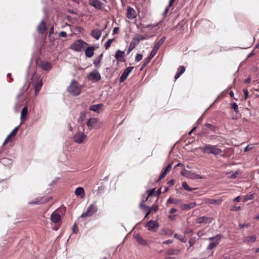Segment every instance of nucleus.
I'll return each mask as SVG.
<instances>
[{
  "instance_id": "obj_1",
  "label": "nucleus",
  "mask_w": 259,
  "mask_h": 259,
  "mask_svg": "<svg viewBox=\"0 0 259 259\" xmlns=\"http://www.w3.org/2000/svg\"><path fill=\"white\" fill-rule=\"evenodd\" d=\"M166 39L165 36H163L158 41V42L154 46L153 48L152 51L150 54L148 56V57L144 60V63L143 64L141 70L145 67L150 61L151 59L155 56L156 53H157L158 50L159 49L160 46L164 42Z\"/></svg>"
},
{
  "instance_id": "obj_2",
  "label": "nucleus",
  "mask_w": 259,
  "mask_h": 259,
  "mask_svg": "<svg viewBox=\"0 0 259 259\" xmlns=\"http://www.w3.org/2000/svg\"><path fill=\"white\" fill-rule=\"evenodd\" d=\"M82 89L81 85L74 79L71 80V82L67 88V91L69 93L74 96H78Z\"/></svg>"
},
{
  "instance_id": "obj_3",
  "label": "nucleus",
  "mask_w": 259,
  "mask_h": 259,
  "mask_svg": "<svg viewBox=\"0 0 259 259\" xmlns=\"http://www.w3.org/2000/svg\"><path fill=\"white\" fill-rule=\"evenodd\" d=\"M199 148L202 152L208 154H212L214 155H217L221 154L222 152V149L218 148L216 145L205 144Z\"/></svg>"
},
{
  "instance_id": "obj_4",
  "label": "nucleus",
  "mask_w": 259,
  "mask_h": 259,
  "mask_svg": "<svg viewBox=\"0 0 259 259\" xmlns=\"http://www.w3.org/2000/svg\"><path fill=\"white\" fill-rule=\"evenodd\" d=\"M88 44L82 40L78 39L71 45L70 49L76 52H80Z\"/></svg>"
},
{
  "instance_id": "obj_5",
  "label": "nucleus",
  "mask_w": 259,
  "mask_h": 259,
  "mask_svg": "<svg viewBox=\"0 0 259 259\" xmlns=\"http://www.w3.org/2000/svg\"><path fill=\"white\" fill-rule=\"evenodd\" d=\"M97 211V206L95 204H91L88 206L86 211L82 213V214L80 216V218H87L91 217Z\"/></svg>"
},
{
  "instance_id": "obj_6",
  "label": "nucleus",
  "mask_w": 259,
  "mask_h": 259,
  "mask_svg": "<svg viewBox=\"0 0 259 259\" xmlns=\"http://www.w3.org/2000/svg\"><path fill=\"white\" fill-rule=\"evenodd\" d=\"M181 174L187 178L192 180H196V179H203V177L194 173L190 170H188L186 169H184V170L181 171Z\"/></svg>"
},
{
  "instance_id": "obj_7",
  "label": "nucleus",
  "mask_w": 259,
  "mask_h": 259,
  "mask_svg": "<svg viewBox=\"0 0 259 259\" xmlns=\"http://www.w3.org/2000/svg\"><path fill=\"white\" fill-rule=\"evenodd\" d=\"M87 78L92 82H95L100 80L101 77L98 71L94 70L88 74Z\"/></svg>"
},
{
  "instance_id": "obj_8",
  "label": "nucleus",
  "mask_w": 259,
  "mask_h": 259,
  "mask_svg": "<svg viewBox=\"0 0 259 259\" xmlns=\"http://www.w3.org/2000/svg\"><path fill=\"white\" fill-rule=\"evenodd\" d=\"M220 235H216L215 237H210L208 239L210 243L207 247V250H211L215 247L219 243V241L221 239Z\"/></svg>"
},
{
  "instance_id": "obj_9",
  "label": "nucleus",
  "mask_w": 259,
  "mask_h": 259,
  "mask_svg": "<svg viewBox=\"0 0 259 259\" xmlns=\"http://www.w3.org/2000/svg\"><path fill=\"white\" fill-rule=\"evenodd\" d=\"M87 137V135L83 132H78L73 136V140L77 144H81Z\"/></svg>"
},
{
  "instance_id": "obj_10",
  "label": "nucleus",
  "mask_w": 259,
  "mask_h": 259,
  "mask_svg": "<svg viewBox=\"0 0 259 259\" xmlns=\"http://www.w3.org/2000/svg\"><path fill=\"white\" fill-rule=\"evenodd\" d=\"M133 68V67H128L124 70V71L123 72V73H122L121 75L119 78L120 82H123L127 78V77H128V75L131 72Z\"/></svg>"
},
{
  "instance_id": "obj_11",
  "label": "nucleus",
  "mask_w": 259,
  "mask_h": 259,
  "mask_svg": "<svg viewBox=\"0 0 259 259\" xmlns=\"http://www.w3.org/2000/svg\"><path fill=\"white\" fill-rule=\"evenodd\" d=\"M89 4L98 10L103 9L104 4L99 0H89Z\"/></svg>"
},
{
  "instance_id": "obj_12",
  "label": "nucleus",
  "mask_w": 259,
  "mask_h": 259,
  "mask_svg": "<svg viewBox=\"0 0 259 259\" xmlns=\"http://www.w3.org/2000/svg\"><path fill=\"white\" fill-rule=\"evenodd\" d=\"M146 226L148 227V230L155 232L156 229L158 228L159 225L156 221L150 220L147 222Z\"/></svg>"
},
{
  "instance_id": "obj_13",
  "label": "nucleus",
  "mask_w": 259,
  "mask_h": 259,
  "mask_svg": "<svg viewBox=\"0 0 259 259\" xmlns=\"http://www.w3.org/2000/svg\"><path fill=\"white\" fill-rule=\"evenodd\" d=\"M38 65L40 68L45 71L50 70L52 67L51 63L48 61H41L38 63Z\"/></svg>"
},
{
  "instance_id": "obj_14",
  "label": "nucleus",
  "mask_w": 259,
  "mask_h": 259,
  "mask_svg": "<svg viewBox=\"0 0 259 259\" xmlns=\"http://www.w3.org/2000/svg\"><path fill=\"white\" fill-rule=\"evenodd\" d=\"M47 30L46 23L44 20H42L37 27V30L39 34H43Z\"/></svg>"
},
{
  "instance_id": "obj_15",
  "label": "nucleus",
  "mask_w": 259,
  "mask_h": 259,
  "mask_svg": "<svg viewBox=\"0 0 259 259\" xmlns=\"http://www.w3.org/2000/svg\"><path fill=\"white\" fill-rule=\"evenodd\" d=\"M126 17L130 19H133L136 17V12L133 8L130 7H128Z\"/></svg>"
},
{
  "instance_id": "obj_16",
  "label": "nucleus",
  "mask_w": 259,
  "mask_h": 259,
  "mask_svg": "<svg viewBox=\"0 0 259 259\" xmlns=\"http://www.w3.org/2000/svg\"><path fill=\"white\" fill-rule=\"evenodd\" d=\"M196 222L198 224H209L212 222V219L207 217L203 216L198 218L197 219Z\"/></svg>"
},
{
  "instance_id": "obj_17",
  "label": "nucleus",
  "mask_w": 259,
  "mask_h": 259,
  "mask_svg": "<svg viewBox=\"0 0 259 259\" xmlns=\"http://www.w3.org/2000/svg\"><path fill=\"white\" fill-rule=\"evenodd\" d=\"M124 54V51H121L119 50H118L116 52L115 57L119 62H125V59L123 57Z\"/></svg>"
},
{
  "instance_id": "obj_18",
  "label": "nucleus",
  "mask_w": 259,
  "mask_h": 259,
  "mask_svg": "<svg viewBox=\"0 0 259 259\" xmlns=\"http://www.w3.org/2000/svg\"><path fill=\"white\" fill-rule=\"evenodd\" d=\"M98 122V119L96 118H90L89 119L87 122V125L89 127V130H91L94 128L96 123Z\"/></svg>"
},
{
  "instance_id": "obj_19",
  "label": "nucleus",
  "mask_w": 259,
  "mask_h": 259,
  "mask_svg": "<svg viewBox=\"0 0 259 259\" xmlns=\"http://www.w3.org/2000/svg\"><path fill=\"white\" fill-rule=\"evenodd\" d=\"M51 220L54 223H57L61 220V215L58 213L53 212L51 214Z\"/></svg>"
},
{
  "instance_id": "obj_20",
  "label": "nucleus",
  "mask_w": 259,
  "mask_h": 259,
  "mask_svg": "<svg viewBox=\"0 0 259 259\" xmlns=\"http://www.w3.org/2000/svg\"><path fill=\"white\" fill-rule=\"evenodd\" d=\"M101 34L102 31L98 29H94L92 31L91 33L92 36L97 40H98L100 38Z\"/></svg>"
},
{
  "instance_id": "obj_21",
  "label": "nucleus",
  "mask_w": 259,
  "mask_h": 259,
  "mask_svg": "<svg viewBox=\"0 0 259 259\" xmlns=\"http://www.w3.org/2000/svg\"><path fill=\"white\" fill-rule=\"evenodd\" d=\"M28 113V109L27 107H24L21 112L20 119L22 122L25 121Z\"/></svg>"
},
{
  "instance_id": "obj_22",
  "label": "nucleus",
  "mask_w": 259,
  "mask_h": 259,
  "mask_svg": "<svg viewBox=\"0 0 259 259\" xmlns=\"http://www.w3.org/2000/svg\"><path fill=\"white\" fill-rule=\"evenodd\" d=\"M181 252V249H169L165 252L166 255H178Z\"/></svg>"
},
{
  "instance_id": "obj_23",
  "label": "nucleus",
  "mask_w": 259,
  "mask_h": 259,
  "mask_svg": "<svg viewBox=\"0 0 259 259\" xmlns=\"http://www.w3.org/2000/svg\"><path fill=\"white\" fill-rule=\"evenodd\" d=\"M196 204L195 202H191L188 204H184L182 205L181 208L183 210H189L192 208H194L196 206Z\"/></svg>"
},
{
  "instance_id": "obj_24",
  "label": "nucleus",
  "mask_w": 259,
  "mask_h": 259,
  "mask_svg": "<svg viewBox=\"0 0 259 259\" xmlns=\"http://www.w3.org/2000/svg\"><path fill=\"white\" fill-rule=\"evenodd\" d=\"M171 169V163L169 164L165 169L164 170V171L162 172V174L160 175L158 181H160L161 179H163L165 177L166 174Z\"/></svg>"
},
{
  "instance_id": "obj_25",
  "label": "nucleus",
  "mask_w": 259,
  "mask_h": 259,
  "mask_svg": "<svg viewBox=\"0 0 259 259\" xmlns=\"http://www.w3.org/2000/svg\"><path fill=\"white\" fill-rule=\"evenodd\" d=\"M148 37V35L137 34L136 37L133 38V39H134V41H136L139 44L140 41L146 39Z\"/></svg>"
},
{
  "instance_id": "obj_26",
  "label": "nucleus",
  "mask_w": 259,
  "mask_h": 259,
  "mask_svg": "<svg viewBox=\"0 0 259 259\" xmlns=\"http://www.w3.org/2000/svg\"><path fill=\"white\" fill-rule=\"evenodd\" d=\"M94 47L92 46L88 47L85 51V54L87 57H92L94 55Z\"/></svg>"
},
{
  "instance_id": "obj_27",
  "label": "nucleus",
  "mask_w": 259,
  "mask_h": 259,
  "mask_svg": "<svg viewBox=\"0 0 259 259\" xmlns=\"http://www.w3.org/2000/svg\"><path fill=\"white\" fill-rule=\"evenodd\" d=\"M135 238L136 239V241L141 245H146L147 244V241L144 240L140 235H135Z\"/></svg>"
},
{
  "instance_id": "obj_28",
  "label": "nucleus",
  "mask_w": 259,
  "mask_h": 259,
  "mask_svg": "<svg viewBox=\"0 0 259 259\" xmlns=\"http://www.w3.org/2000/svg\"><path fill=\"white\" fill-rule=\"evenodd\" d=\"M185 71V68L184 66H181L178 69L177 73L175 76V79H177Z\"/></svg>"
},
{
  "instance_id": "obj_29",
  "label": "nucleus",
  "mask_w": 259,
  "mask_h": 259,
  "mask_svg": "<svg viewBox=\"0 0 259 259\" xmlns=\"http://www.w3.org/2000/svg\"><path fill=\"white\" fill-rule=\"evenodd\" d=\"M222 202V201L221 199H207L206 200V203L208 204H212L218 205H220Z\"/></svg>"
},
{
  "instance_id": "obj_30",
  "label": "nucleus",
  "mask_w": 259,
  "mask_h": 259,
  "mask_svg": "<svg viewBox=\"0 0 259 259\" xmlns=\"http://www.w3.org/2000/svg\"><path fill=\"white\" fill-rule=\"evenodd\" d=\"M75 194L77 196H80L81 198L84 196V191L82 187H78L75 191Z\"/></svg>"
},
{
  "instance_id": "obj_31",
  "label": "nucleus",
  "mask_w": 259,
  "mask_h": 259,
  "mask_svg": "<svg viewBox=\"0 0 259 259\" xmlns=\"http://www.w3.org/2000/svg\"><path fill=\"white\" fill-rule=\"evenodd\" d=\"M102 106L103 104H102L94 105L90 107V110L95 112H98Z\"/></svg>"
},
{
  "instance_id": "obj_32",
  "label": "nucleus",
  "mask_w": 259,
  "mask_h": 259,
  "mask_svg": "<svg viewBox=\"0 0 259 259\" xmlns=\"http://www.w3.org/2000/svg\"><path fill=\"white\" fill-rule=\"evenodd\" d=\"M256 239V236L253 235L252 236H247L243 240V242H254Z\"/></svg>"
},
{
  "instance_id": "obj_33",
  "label": "nucleus",
  "mask_w": 259,
  "mask_h": 259,
  "mask_svg": "<svg viewBox=\"0 0 259 259\" xmlns=\"http://www.w3.org/2000/svg\"><path fill=\"white\" fill-rule=\"evenodd\" d=\"M182 187L183 188L186 190H187L189 192H191V191H192L193 190H196L197 189V188H191L187 184V183L185 182H183L182 183Z\"/></svg>"
},
{
  "instance_id": "obj_34",
  "label": "nucleus",
  "mask_w": 259,
  "mask_h": 259,
  "mask_svg": "<svg viewBox=\"0 0 259 259\" xmlns=\"http://www.w3.org/2000/svg\"><path fill=\"white\" fill-rule=\"evenodd\" d=\"M42 85L41 80H40L38 83H36L34 86V90L36 93L38 92Z\"/></svg>"
},
{
  "instance_id": "obj_35",
  "label": "nucleus",
  "mask_w": 259,
  "mask_h": 259,
  "mask_svg": "<svg viewBox=\"0 0 259 259\" xmlns=\"http://www.w3.org/2000/svg\"><path fill=\"white\" fill-rule=\"evenodd\" d=\"M253 198H254L253 194L245 195L243 197V202H245L249 200H251V199H253Z\"/></svg>"
},
{
  "instance_id": "obj_36",
  "label": "nucleus",
  "mask_w": 259,
  "mask_h": 259,
  "mask_svg": "<svg viewBox=\"0 0 259 259\" xmlns=\"http://www.w3.org/2000/svg\"><path fill=\"white\" fill-rule=\"evenodd\" d=\"M19 126L16 127L11 132V133L7 136V139H9L11 137H14L16 136L18 130Z\"/></svg>"
},
{
  "instance_id": "obj_37",
  "label": "nucleus",
  "mask_w": 259,
  "mask_h": 259,
  "mask_svg": "<svg viewBox=\"0 0 259 259\" xmlns=\"http://www.w3.org/2000/svg\"><path fill=\"white\" fill-rule=\"evenodd\" d=\"M138 45V44L136 41H134V39L133 38L132 41L131 42L130 44V46L128 47L129 48H130V49H134Z\"/></svg>"
},
{
  "instance_id": "obj_38",
  "label": "nucleus",
  "mask_w": 259,
  "mask_h": 259,
  "mask_svg": "<svg viewBox=\"0 0 259 259\" xmlns=\"http://www.w3.org/2000/svg\"><path fill=\"white\" fill-rule=\"evenodd\" d=\"M102 57V54H101L98 58H97L96 59H95L94 61V65L96 66V67H97L98 66L99 64H100V61H101V58Z\"/></svg>"
},
{
  "instance_id": "obj_39",
  "label": "nucleus",
  "mask_w": 259,
  "mask_h": 259,
  "mask_svg": "<svg viewBox=\"0 0 259 259\" xmlns=\"http://www.w3.org/2000/svg\"><path fill=\"white\" fill-rule=\"evenodd\" d=\"M114 40V39H109L104 44L106 49H108L111 46V43Z\"/></svg>"
},
{
  "instance_id": "obj_40",
  "label": "nucleus",
  "mask_w": 259,
  "mask_h": 259,
  "mask_svg": "<svg viewBox=\"0 0 259 259\" xmlns=\"http://www.w3.org/2000/svg\"><path fill=\"white\" fill-rule=\"evenodd\" d=\"M147 193L148 194V196L146 198V200H147L148 197L151 196L155 195V189L152 190H148L147 191Z\"/></svg>"
},
{
  "instance_id": "obj_41",
  "label": "nucleus",
  "mask_w": 259,
  "mask_h": 259,
  "mask_svg": "<svg viewBox=\"0 0 259 259\" xmlns=\"http://www.w3.org/2000/svg\"><path fill=\"white\" fill-rule=\"evenodd\" d=\"M85 112L84 111H82L80 113V116L79 117V120L80 121H83L85 118Z\"/></svg>"
},
{
  "instance_id": "obj_42",
  "label": "nucleus",
  "mask_w": 259,
  "mask_h": 259,
  "mask_svg": "<svg viewBox=\"0 0 259 259\" xmlns=\"http://www.w3.org/2000/svg\"><path fill=\"white\" fill-rule=\"evenodd\" d=\"M205 126L207 127H208L209 129H210L212 131H214L215 130L216 127L213 126L212 124L210 123H205Z\"/></svg>"
},
{
  "instance_id": "obj_43",
  "label": "nucleus",
  "mask_w": 259,
  "mask_h": 259,
  "mask_svg": "<svg viewBox=\"0 0 259 259\" xmlns=\"http://www.w3.org/2000/svg\"><path fill=\"white\" fill-rule=\"evenodd\" d=\"M167 203L177 204L178 202V200L172 198H169L167 201Z\"/></svg>"
},
{
  "instance_id": "obj_44",
  "label": "nucleus",
  "mask_w": 259,
  "mask_h": 259,
  "mask_svg": "<svg viewBox=\"0 0 259 259\" xmlns=\"http://www.w3.org/2000/svg\"><path fill=\"white\" fill-rule=\"evenodd\" d=\"M231 107L234 110V111L235 112H236V113L238 112V105L236 103H234L233 104H232L231 105Z\"/></svg>"
},
{
  "instance_id": "obj_45",
  "label": "nucleus",
  "mask_w": 259,
  "mask_h": 259,
  "mask_svg": "<svg viewBox=\"0 0 259 259\" xmlns=\"http://www.w3.org/2000/svg\"><path fill=\"white\" fill-rule=\"evenodd\" d=\"M142 58H143V56L142 54H137L136 56L135 61L136 62H139L140 61H141L142 59Z\"/></svg>"
},
{
  "instance_id": "obj_46",
  "label": "nucleus",
  "mask_w": 259,
  "mask_h": 259,
  "mask_svg": "<svg viewBox=\"0 0 259 259\" xmlns=\"http://www.w3.org/2000/svg\"><path fill=\"white\" fill-rule=\"evenodd\" d=\"M72 232L74 233H76L78 231V228L76 224H74L72 228Z\"/></svg>"
},
{
  "instance_id": "obj_47",
  "label": "nucleus",
  "mask_w": 259,
  "mask_h": 259,
  "mask_svg": "<svg viewBox=\"0 0 259 259\" xmlns=\"http://www.w3.org/2000/svg\"><path fill=\"white\" fill-rule=\"evenodd\" d=\"M189 243L190 247L193 246L195 243V239L191 238L189 241Z\"/></svg>"
},
{
  "instance_id": "obj_48",
  "label": "nucleus",
  "mask_w": 259,
  "mask_h": 259,
  "mask_svg": "<svg viewBox=\"0 0 259 259\" xmlns=\"http://www.w3.org/2000/svg\"><path fill=\"white\" fill-rule=\"evenodd\" d=\"M42 202H41L40 200H35V201H33L29 202L28 203L29 204H40Z\"/></svg>"
},
{
  "instance_id": "obj_49",
  "label": "nucleus",
  "mask_w": 259,
  "mask_h": 259,
  "mask_svg": "<svg viewBox=\"0 0 259 259\" xmlns=\"http://www.w3.org/2000/svg\"><path fill=\"white\" fill-rule=\"evenodd\" d=\"M239 174V172L238 171H236L231 175L230 178L232 179H235L238 176Z\"/></svg>"
},
{
  "instance_id": "obj_50",
  "label": "nucleus",
  "mask_w": 259,
  "mask_h": 259,
  "mask_svg": "<svg viewBox=\"0 0 259 259\" xmlns=\"http://www.w3.org/2000/svg\"><path fill=\"white\" fill-rule=\"evenodd\" d=\"M253 148V146L251 145H247L244 149V152H247L248 151L251 150Z\"/></svg>"
},
{
  "instance_id": "obj_51",
  "label": "nucleus",
  "mask_w": 259,
  "mask_h": 259,
  "mask_svg": "<svg viewBox=\"0 0 259 259\" xmlns=\"http://www.w3.org/2000/svg\"><path fill=\"white\" fill-rule=\"evenodd\" d=\"M239 227L240 228H248L250 225L249 224H239Z\"/></svg>"
},
{
  "instance_id": "obj_52",
  "label": "nucleus",
  "mask_w": 259,
  "mask_h": 259,
  "mask_svg": "<svg viewBox=\"0 0 259 259\" xmlns=\"http://www.w3.org/2000/svg\"><path fill=\"white\" fill-rule=\"evenodd\" d=\"M231 210L232 211H237V210H239L241 209V207L240 206H239V207H236V206H232L231 208Z\"/></svg>"
},
{
  "instance_id": "obj_53",
  "label": "nucleus",
  "mask_w": 259,
  "mask_h": 259,
  "mask_svg": "<svg viewBox=\"0 0 259 259\" xmlns=\"http://www.w3.org/2000/svg\"><path fill=\"white\" fill-rule=\"evenodd\" d=\"M59 35L61 37H65L67 36V34L65 31H61L59 33Z\"/></svg>"
},
{
  "instance_id": "obj_54",
  "label": "nucleus",
  "mask_w": 259,
  "mask_h": 259,
  "mask_svg": "<svg viewBox=\"0 0 259 259\" xmlns=\"http://www.w3.org/2000/svg\"><path fill=\"white\" fill-rule=\"evenodd\" d=\"M243 93L244 94V99H246L248 97V93L247 89H243Z\"/></svg>"
},
{
  "instance_id": "obj_55",
  "label": "nucleus",
  "mask_w": 259,
  "mask_h": 259,
  "mask_svg": "<svg viewBox=\"0 0 259 259\" xmlns=\"http://www.w3.org/2000/svg\"><path fill=\"white\" fill-rule=\"evenodd\" d=\"M150 209H151V211L153 210L155 212L158 209V207L157 205H153Z\"/></svg>"
},
{
  "instance_id": "obj_56",
  "label": "nucleus",
  "mask_w": 259,
  "mask_h": 259,
  "mask_svg": "<svg viewBox=\"0 0 259 259\" xmlns=\"http://www.w3.org/2000/svg\"><path fill=\"white\" fill-rule=\"evenodd\" d=\"M169 7H170V6H169V5H168V6H167L165 8V10H164V11L163 12V16H165V15L167 14V12H168V10H169Z\"/></svg>"
},
{
  "instance_id": "obj_57",
  "label": "nucleus",
  "mask_w": 259,
  "mask_h": 259,
  "mask_svg": "<svg viewBox=\"0 0 259 259\" xmlns=\"http://www.w3.org/2000/svg\"><path fill=\"white\" fill-rule=\"evenodd\" d=\"M172 242V241L171 240H165L163 242V244H170Z\"/></svg>"
},
{
  "instance_id": "obj_58",
  "label": "nucleus",
  "mask_w": 259,
  "mask_h": 259,
  "mask_svg": "<svg viewBox=\"0 0 259 259\" xmlns=\"http://www.w3.org/2000/svg\"><path fill=\"white\" fill-rule=\"evenodd\" d=\"M174 237L178 239H179L180 240H181V241L182 242H184V240L183 239H181L180 237H179V235H178L177 234H175V235H174Z\"/></svg>"
},
{
  "instance_id": "obj_59",
  "label": "nucleus",
  "mask_w": 259,
  "mask_h": 259,
  "mask_svg": "<svg viewBox=\"0 0 259 259\" xmlns=\"http://www.w3.org/2000/svg\"><path fill=\"white\" fill-rule=\"evenodd\" d=\"M54 32V26H52L50 30L49 34L51 35L52 34H53Z\"/></svg>"
},
{
  "instance_id": "obj_60",
  "label": "nucleus",
  "mask_w": 259,
  "mask_h": 259,
  "mask_svg": "<svg viewBox=\"0 0 259 259\" xmlns=\"http://www.w3.org/2000/svg\"><path fill=\"white\" fill-rule=\"evenodd\" d=\"M177 211V209L175 208H172L169 210L170 213H174Z\"/></svg>"
},
{
  "instance_id": "obj_61",
  "label": "nucleus",
  "mask_w": 259,
  "mask_h": 259,
  "mask_svg": "<svg viewBox=\"0 0 259 259\" xmlns=\"http://www.w3.org/2000/svg\"><path fill=\"white\" fill-rule=\"evenodd\" d=\"M21 107V105L17 103L15 105V108L17 111H18L19 109Z\"/></svg>"
},
{
  "instance_id": "obj_62",
  "label": "nucleus",
  "mask_w": 259,
  "mask_h": 259,
  "mask_svg": "<svg viewBox=\"0 0 259 259\" xmlns=\"http://www.w3.org/2000/svg\"><path fill=\"white\" fill-rule=\"evenodd\" d=\"M240 201V197L237 196L234 199V201L235 202H239Z\"/></svg>"
},
{
  "instance_id": "obj_63",
  "label": "nucleus",
  "mask_w": 259,
  "mask_h": 259,
  "mask_svg": "<svg viewBox=\"0 0 259 259\" xmlns=\"http://www.w3.org/2000/svg\"><path fill=\"white\" fill-rule=\"evenodd\" d=\"M140 207H144V208H146V209H147V208H148V207H146V206L144 205V201H143V202H142L140 203Z\"/></svg>"
},
{
  "instance_id": "obj_64",
  "label": "nucleus",
  "mask_w": 259,
  "mask_h": 259,
  "mask_svg": "<svg viewBox=\"0 0 259 259\" xmlns=\"http://www.w3.org/2000/svg\"><path fill=\"white\" fill-rule=\"evenodd\" d=\"M118 31V27H115V28H114V29H113V33H117Z\"/></svg>"
}]
</instances>
